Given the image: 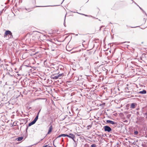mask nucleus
<instances>
[{
    "instance_id": "f257e3e1",
    "label": "nucleus",
    "mask_w": 147,
    "mask_h": 147,
    "mask_svg": "<svg viewBox=\"0 0 147 147\" xmlns=\"http://www.w3.org/2000/svg\"><path fill=\"white\" fill-rule=\"evenodd\" d=\"M104 131L109 132L112 131L111 128L109 126L107 125L103 127Z\"/></svg>"
},
{
    "instance_id": "f03ea898",
    "label": "nucleus",
    "mask_w": 147,
    "mask_h": 147,
    "mask_svg": "<svg viewBox=\"0 0 147 147\" xmlns=\"http://www.w3.org/2000/svg\"><path fill=\"white\" fill-rule=\"evenodd\" d=\"M106 123H109L112 124L113 125H115V126H116L117 125V123L116 122L110 120H107L106 121Z\"/></svg>"
},
{
    "instance_id": "7ed1b4c3",
    "label": "nucleus",
    "mask_w": 147,
    "mask_h": 147,
    "mask_svg": "<svg viewBox=\"0 0 147 147\" xmlns=\"http://www.w3.org/2000/svg\"><path fill=\"white\" fill-rule=\"evenodd\" d=\"M68 137L72 139L74 142H75L74 139V138H75V136L73 134L71 133L69 134V135H68Z\"/></svg>"
},
{
    "instance_id": "20e7f679",
    "label": "nucleus",
    "mask_w": 147,
    "mask_h": 147,
    "mask_svg": "<svg viewBox=\"0 0 147 147\" xmlns=\"http://www.w3.org/2000/svg\"><path fill=\"white\" fill-rule=\"evenodd\" d=\"M51 78L54 80H56L59 78L57 74H53L51 76Z\"/></svg>"
},
{
    "instance_id": "39448f33",
    "label": "nucleus",
    "mask_w": 147,
    "mask_h": 147,
    "mask_svg": "<svg viewBox=\"0 0 147 147\" xmlns=\"http://www.w3.org/2000/svg\"><path fill=\"white\" fill-rule=\"evenodd\" d=\"M11 32L9 30H7L5 31V34L4 35V37H5L6 36L8 35H9L10 34H11Z\"/></svg>"
},
{
    "instance_id": "423d86ee",
    "label": "nucleus",
    "mask_w": 147,
    "mask_h": 147,
    "mask_svg": "<svg viewBox=\"0 0 147 147\" xmlns=\"http://www.w3.org/2000/svg\"><path fill=\"white\" fill-rule=\"evenodd\" d=\"M136 105H137L136 103H132L131 105L130 108L131 109H134Z\"/></svg>"
},
{
    "instance_id": "0eeeda50",
    "label": "nucleus",
    "mask_w": 147,
    "mask_h": 147,
    "mask_svg": "<svg viewBox=\"0 0 147 147\" xmlns=\"http://www.w3.org/2000/svg\"><path fill=\"white\" fill-rule=\"evenodd\" d=\"M52 129H53V126H52V125H51L50 126V127H49V130H48V132L47 134H50V133L52 131Z\"/></svg>"
},
{
    "instance_id": "6e6552de",
    "label": "nucleus",
    "mask_w": 147,
    "mask_h": 147,
    "mask_svg": "<svg viewBox=\"0 0 147 147\" xmlns=\"http://www.w3.org/2000/svg\"><path fill=\"white\" fill-rule=\"evenodd\" d=\"M40 111V110L39 111V112L38 113H37V115L36 117L35 118V119L33 120L35 122H36V121H37V120L38 119V117L39 114V112Z\"/></svg>"
},
{
    "instance_id": "1a4fd4ad",
    "label": "nucleus",
    "mask_w": 147,
    "mask_h": 147,
    "mask_svg": "<svg viewBox=\"0 0 147 147\" xmlns=\"http://www.w3.org/2000/svg\"><path fill=\"white\" fill-rule=\"evenodd\" d=\"M146 93V91L145 90H143L142 91L139 92L138 93L140 94H145Z\"/></svg>"
},
{
    "instance_id": "9d476101",
    "label": "nucleus",
    "mask_w": 147,
    "mask_h": 147,
    "mask_svg": "<svg viewBox=\"0 0 147 147\" xmlns=\"http://www.w3.org/2000/svg\"><path fill=\"white\" fill-rule=\"evenodd\" d=\"M36 123L35 121L34 120L32 121V122L29 123L28 125V127H29L32 125H33Z\"/></svg>"
},
{
    "instance_id": "9b49d317",
    "label": "nucleus",
    "mask_w": 147,
    "mask_h": 147,
    "mask_svg": "<svg viewBox=\"0 0 147 147\" xmlns=\"http://www.w3.org/2000/svg\"><path fill=\"white\" fill-rule=\"evenodd\" d=\"M23 138V137H19L17 138L16 140L18 141H20L22 140Z\"/></svg>"
},
{
    "instance_id": "f8f14e48",
    "label": "nucleus",
    "mask_w": 147,
    "mask_h": 147,
    "mask_svg": "<svg viewBox=\"0 0 147 147\" xmlns=\"http://www.w3.org/2000/svg\"><path fill=\"white\" fill-rule=\"evenodd\" d=\"M59 79H61V77L64 75L63 74H60L57 75Z\"/></svg>"
},
{
    "instance_id": "ddd939ff",
    "label": "nucleus",
    "mask_w": 147,
    "mask_h": 147,
    "mask_svg": "<svg viewBox=\"0 0 147 147\" xmlns=\"http://www.w3.org/2000/svg\"><path fill=\"white\" fill-rule=\"evenodd\" d=\"M98 136L100 137H101L102 138H104L105 137V136H106V134H105L102 135H98Z\"/></svg>"
},
{
    "instance_id": "4468645a",
    "label": "nucleus",
    "mask_w": 147,
    "mask_h": 147,
    "mask_svg": "<svg viewBox=\"0 0 147 147\" xmlns=\"http://www.w3.org/2000/svg\"><path fill=\"white\" fill-rule=\"evenodd\" d=\"M9 38H13V35H12V33H11V34H10L9 35Z\"/></svg>"
},
{
    "instance_id": "2eb2a0df",
    "label": "nucleus",
    "mask_w": 147,
    "mask_h": 147,
    "mask_svg": "<svg viewBox=\"0 0 147 147\" xmlns=\"http://www.w3.org/2000/svg\"><path fill=\"white\" fill-rule=\"evenodd\" d=\"M138 132L137 131H136L134 132V134L136 135H137L138 134Z\"/></svg>"
},
{
    "instance_id": "dca6fc26",
    "label": "nucleus",
    "mask_w": 147,
    "mask_h": 147,
    "mask_svg": "<svg viewBox=\"0 0 147 147\" xmlns=\"http://www.w3.org/2000/svg\"><path fill=\"white\" fill-rule=\"evenodd\" d=\"M63 136L68 137V135L67 134H62Z\"/></svg>"
},
{
    "instance_id": "f3484780",
    "label": "nucleus",
    "mask_w": 147,
    "mask_h": 147,
    "mask_svg": "<svg viewBox=\"0 0 147 147\" xmlns=\"http://www.w3.org/2000/svg\"><path fill=\"white\" fill-rule=\"evenodd\" d=\"M91 147H96V145L95 144H93L91 145Z\"/></svg>"
},
{
    "instance_id": "a211bd4d",
    "label": "nucleus",
    "mask_w": 147,
    "mask_h": 147,
    "mask_svg": "<svg viewBox=\"0 0 147 147\" xmlns=\"http://www.w3.org/2000/svg\"><path fill=\"white\" fill-rule=\"evenodd\" d=\"M137 6H138L140 8V9L141 10H142V11H143V12H144V13H145V14L146 15H146V13L145 12V11H144L143 10V9H142L140 7H139V5H137Z\"/></svg>"
},
{
    "instance_id": "6ab92c4d",
    "label": "nucleus",
    "mask_w": 147,
    "mask_h": 147,
    "mask_svg": "<svg viewBox=\"0 0 147 147\" xmlns=\"http://www.w3.org/2000/svg\"><path fill=\"white\" fill-rule=\"evenodd\" d=\"M42 147H50V146H48L47 145L43 146Z\"/></svg>"
},
{
    "instance_id": "aec40b11",
    "label": "nucleus",
    "mask_w": 147,
    "mask_h": 147,
    "mask_svg": "<svg viewBox=\"0 0 147 147\" xmlns=\"http://www.w3.org/2000/svg\"><path fill=\"white\" fill-rule=\"evenodd\" d=\"M129 42H122L121 43H120V44H122V43H129Z\"/></svg>"
},
{
    "instance_id": "412c9836",
    "label": "nucleus",
    "mask_w": 147,
    "mask_h": 147,
    "mask_svg": "<svg viewBox=\"0 0 147 147\" xmlns=\"http://www.w3.org/2000/svg\"><path fill=\"white\" fill-rule=\"evenodd\" d=\"M65 18H66V15L65 16V20H64V25L65 26Z\"/></svg>"
},
{
    "instance_id": "4be33fe9",
    "label": "nucleus",
    "mask_w": 147,
    "mask_h": 147,
    "mask_svg": "<svg viewBox=\"0 0 147 147\" xmlns=\"http://www.w3.org/2000/svg\"><path fill=\"white\" fill-rule=\"evenodd\" d=\"M144 115L146 116V117L147 118V113H146L144 114Z\"/></svg>"
},
{
    "instance_id": "5701e85b",
    "label": "nucleus",
    "mask_w": 147,
    "mask_h": 147,
    "mask_svg": "<svg viewBox=\"0 0 147 147\" xmlns=\"http://www.w3.org/2000/svg\"><path fill=\"white\" fill-rule=\"evenodd\" d=\"M140 119H141V118L140 117H137V119H138V120H140Z\"/></svg>"
},
{
    "instance_id": "b1692460",
    "label": "nucleus",
    "mask_w": 147,
    "mask_h": 147,
    "mask_svg": "<svg viewBox=\"0 0 147 147\" xmlns=\"http://www.w3.org/2000/svg\"><path fill=\"white\" fill-rule=\"evenodd\" d=\"M105 26H100V29H99V30H100L101 29V28L103 27H104Z\"/></svg>"
},
{
    "instance_id": "393cba45",
    "label": "nucleus",
    "mask_w": 147,
    "mask_h": 147,
    "mask_svg": "<svg viewBox=\"0 0 147 147\" xmlns=\"http://www.w3.org/2000/svg\"><path fill=\"white\" fill-rule=\"evenodd\" d=\"M62 136H63L62 134H61L60 135H59V136H58V137L59 138V137H61Z\"/></svg>"
},
{
    "instance_id": "a878e982",
    "label": "nucleus",
    "mask_w": 147,
    "mask_h": 147,
    "mask_svg": "<svg viewBox=\"0 0 147 147\" xmlns=\"http://www.w3.org/2000/svg\"><path fill=\"white\" fill-rule=\"evenodd\" d=\"M28 126H27V127L26 128V132H27V130H28Z\"/></svg>"
},
{
    "instance_id": "bb28decb",
    "label": "nucleus",
    "mask_w": 147,
    "mask_h": 147,
    "mask_svg": "<svg viewBox=\"0 0 147 147\" xmlns=\"http://www.w3.org/2000/svg\"><path fill=\"white\" fill-rule=\"evenodd\" d=\"M143 20H144V22H145L146 20V19H145V18H144Z\"/></svg>"
},
{
    "instance_id": "cd10ccee",
    "label": "nucleus",
    "mask_w": 147,
    "mask_h": 147,
    "mask_svg": "<svg viewBox=\"0 0 147 147\" xmlns=\"http://www.w3.org/2000/svg\"><path fill=\"white\" fill-rule=\"evenodd\" d=\"M138 26H136V27H131V28H136V27H138Z\"/></svg>"
},
{
    "instance_id": "c85d7f7f",
    "label": "nucleus",
    "mask_w": 147,
    "mask_h": 147,
    "mask_svg": "<svg viewBox=\"0 0 147 147\" xmlns=\"http://www.w3.org/2000/svg\"><path fill=\"white\" fill-rule=\"evenodd\" d=\"M71 12H73V13H76V12H74V11H71Z\"/></svg>"
},
{
    "instance_id": "c756f323",
    "label": "nucleus",
    "mask_w": 147,
    "mask_h": 147,
    "mask_svg": "<svg viewBox=\"0 0 147 147\" xmlns=\"http://www.w3.org/2000/svg\"><path fill=\"white\" fill-rule=\"evenodd\" d=\"M64 1V0H63V1L62 2V3H61V4H62V3Z\"/></svg>"
},
{
    "instance_id": "7c9ffc66",
    "label": "nucleus",
    "mask_w": 147,
    "mask_h": 147,
    "mask_svg": "<svg viewBox=\"0 0 147 147\" xmlns=\"http://www.w3.org/2000/svg\"><path fill=\"white\" fill-rule=\"evenodd\" d=\"M82 14V15H85V16H87V15H85V14Z\"/></svg>"
},
{
    "instance_id": "2f4dec72",
    "label": "nucleus",
    "mask_w": 147,
    "mask_h": 147,
    "mask_svg": "<svg viewBox=\"0 0 147 147\" xmlns=\"http://www.w3.org/2000/svg\"><path fill=\"white\" fill-rule=\"evenodd\" d=\"M1 59L0 58V64L1 63Z\"/></svg>"
},
{
    "instance_id": "473e14b6",
    "label": "nucleus",
    "mask_w": 147,
    "mask_h": 147,
    "mask_svg": "<svg viewBox=\"0 0 147 147\" xmlns=\"http://www.w3.org/2000/svg\"><path fill=\"white\" fill-rule=\"evenodd\" d=\"M127 120H125V121H124L125 122H127Z\"/></svg>"
},
{
    "instance_id": "72a5a7b5",
    "label": "nucleus",
    "mask_w": 147,
    "mask_h": 147,
    "mask_svg": "<svg viewBox=\"0 0 147 147\" xmlns=\"http://www.w3.org/2000/svg\"><path fill=\"white\" fill-rule=\"evenodd\" d=\"M94 18H95L96 19H98V18H94Z\"/></svg>"
},
{
    "instance_id": "f704fd0d",
    "label": "nucleus",
    "mask_w": 147,
    "mask_h": 147,
    "mask_svg": "<svg viewBox=\"0 0 147 147\" xmlns=\"http://www.w3.org/2000/svg\"><path fill=\"white\" fill-rule=\"evenodd\" d=\"M134 3L137 5H138L135 2H134Z\"/></svg>"
},
{
    "instance_id": "c9c22d12",
    "label": "nucleus",
    "mask_w": 147,
    "mask_h": 147,
    "mask_svg": "<svg viewBox=\"0 0 147 147\" xmlns=\"http://www.w3.org/2000/svg\"><path fill=\"white\" fill-rule=\"evenodd\" d=\"M26 9L27 10H29V9H28L27 10L26 8Z\"/></svg>"
},
{
    "instance_id": "e433bc0d",
    "label": "nucleus",
    "mask_w": 147,
    "mask_h": 147,
    "mask_svg": "<svg viewBox=\"0 0 147 147\" xmlns=\"http://www.w3.org/2000/svg\"><path fill=\"white\" fill-rule=\"evenodd\" d=\"M26 9L27 10H29V9H28L27 10L26 8Z\"/></svg>"
},
{
    "instance_id": "4c0bfd02",
    "label": "nucleus",
    "mask_w": 147,
    "mask_h": 147,
    "mask_svg": "<svg viewBox=\"0 0 147 147\" xmlns=\"http://www.w3.org/2000/svg\"><path fill=\"white\" fill-rule=\"evenodd\" d=\"M137 114H138L139 113V112H137Z\"/></svg>"
},
{
    "instance_id": "58836bf2",
    "label": "nucleus",
    "mask_w": 147,
    "mask_h": 147,
    "mask_svg": "<svg viewBox=\"0 0 147 147\" xmlns=\"http://www.w3.org/2000/svg\"><path fill=\"white\" fill-rule=\"evenodd\" d=\"M43 140V139H42L41 140V141L42 140Z\"/></svg>"
},
{
    "instance_id": "ea45409f",
    "label": "nucleus",
    "mask_w": 147,
    "mask_h": 147,
    "mask_svg": "<svg viewBox=\"0 0 147 147\" xmlns=\"http://www.w3.org/2000/svg\"><path fill=\"white\" fill-rule=\"evenodd\" d=\"M48 6V7H49V6ZM46 6H45V7H46Z\"/></svg>"
},
{
    "instance_id": "a19ab883",
    "label": "nucleus",
    "mask_w": 147,
    "mask_h": 147,
    "mask_svg": "<svg viewBox=\"0 0 147 147\" xmlns=\"http://www.w3.org/2000/svg\"><path fill=\"white\" fill-rule=\"evenodd\" d=\"M132 97H133V96H131Z\"/></svg>"
}]
</instances>
